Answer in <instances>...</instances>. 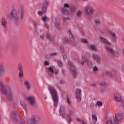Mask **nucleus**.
<instances>
[{"mask_svg":"<svg viewBox=\"0 0 124 124\" xmlns=\"http://www.w3.org/2000/svg\"><path fill=\"white\" fill-rule=\"evenodd\" d=\"M25 17V9L24 6H20V8L17 11L12 10L10 14L7 15V18L9 20H14L16 23H18L22 21Z\"/></svg>","mask_w":124,"mask_h":124,"instance_id":"nucleus-1","label":"nucleus"},{"mask_svg":"<svg viewBox=\"0 0 124 124\" xmlns=\"http://www.w3.org/2000/svg\"><path fill=\"white\" fill-rule=\"evenodd\" d=\"M0 86L2 93L6 94L7 101H13V93H12L11 88L9 86L3 85V83L1 81H0Z\"/></svg>","mask_w":124,"mask_h":124,"instance_id":"nucleus-2","label":"nucleus"},{"mask_svg":"<svg viewBox=\"0 0 124 124\" xmlns=\"http://www.w3.org/2000/svg\"><path fill=\"white\" fill-rule=\"evenodd\" d=\"M48 89L51 91V96L53 99L54 107H57L58 106V104L59 102V97L58 96V93L57 90L53 88V86L49 85L48 86Z\"/></svg>","mask_w":124,"mask_h":124,"instance_id":"nucleus-3","label":"nucleus"},{"mask_svg":"<svg viewBox=\"0 0 124 124\" xmlns=\"http://www.w3.org/2000/svg\"><path fill=\"white\" fill-rule=\"evenodd\" d=\"M14 110L11 114V119L13 121L14 123H16L18 119H17V116L19 115V112L18 111V107H17V104L15 103L13 104Z\"/></svg>","mask_w":124,"mask_h":124,"instance_id":"nucleus-4","label":"nucleus"},{"mask_svg":"<svg viewBox=\"0 0 124 124\" xmlns=\"http://www.w3.org/2000/svg\"><path fill=\"white\" fill-rule=\"evenodd\" d=\"M106 49L108 54H110L113 57L115 58H119L120 57V53L118 51H114V50L110 46H106Z\"/></svg>","mask_w":124,"mask_h":124,"instance_id":"nucleus-5","label":"nucleus"},{"mask_svg":"<svg viewBox=\"0 0 124 124\" xmlns=\"http://www.w3.org/2000/svg\"><path fill=\"white\" fill-rule=\"evenodd\" d=\"M68 65L70 67V69L72 72V75L74 77H76L77 70L74 65H73V63H72V62L71 61H69Z\"/></svg>","mask_w":124,"mask_h":124,"instance_id":"nucleus-6","label":"nucleus"},{"mask_svg":"<svg viewBox=\"0 0 124 124\" xmlns=\"http://www.w3.org/2000/svg\"><path fill=\"white\" fill-rule=\"evenodd\" d=\"M84 10L86 15H93V12H94V10L93 8V7L90 5L87 6Z\"/></svg>","mask_w":124,"mask_h":124,"instance_id":"nucleus-7","label":"nucleus"},{"mask_svg":"<svg viewBox=\"0 0 124 124\" xmlns=\"http://www.w3.org/2000/svg\"><path fill=\"white\" fill-rule=\"evenodd\" d=\"M82 91L80 89H77L76 90L75 96L76 98L78 99V101L79 102L81 101L82 98Z\"/></svg>","mask_w":124,"mask_h":124,"instance_id":"nucleus-8","label":"nucleus"},{"mask_svg":"<svg viewBox=\"0 0 124 124\" xmlns=\"http://www.w3.org/2000/svg\"><path fill=\"white\" fill-rule=\"evenodd\" d=\"M68 9H69V4L68 3L64 4V7L62 9V13L64 15H68Z\"/></svg>","mask_w":124,"mask_h":124,"instance_id":"nucleus-9","label":"nucleus"},{"mask_svg":"<svg viewBox=\"0 0 124 124\" xmlns=\"http://www.w3.org/2000/svg\"><path fill=\"white\" fill-rule=\"evenodd\" d=\"M83 60L86 62L88 67H89V68H92L93 66V62H92V61H91V60L89 59V57H87L85 55L83 57Z\"/></svg>","mask_w":124,"mask_h":124,"instance_id":"nucleus-10","label":"nucleus"},{"mask_svg":"<svg viewBox=\"0 0 124 124\" xmlns=\"http://www.w3.org/2000/svg\"><path fill=\"white\" fill-rule=\"evenodd\" d=\"M23 85L26 91H30L31 89V84L29 80H25L23 82Z\"/></svg>","mask_w":124,"mask_h":124,"instance_id":"nucleus-11","label":"nucleus"},{"mask_svg":"<svg viewBox=\"0 0 124 124\" xmlns=\"http://www.w3.org/2000/svg\"><path fill=\"white\" fill-rule=\"evenodd\" d=\"M27 100L29 101L30 105H31L33 108H34V106H35V99L34 97L32 96L28 97L27 98Z\"/></svg>","mask_w":124,"mask_h":124,"instance_id":"nucleus-12","label":"nucleus"},{"mask_svg":"<svg viewBox=\"0 0 124 124\" xmlns=\"http://www.w3.org/2000/svg\"><path fill=\"white\" fill-rule=\"evenodd\" d=\"M104 77H109L110 78H114L115 77V74L113 72L108 71L103 74Z\"/></svg>","mask_w":124,"mask_h":124,"instance_id":"nucleus-13","label":"nucleus"},{"mask_svg":"<svg viewBox=\"0 0 124 124\" xmlns=\"http://www.w3.org/2000/svg\"><path fill=\"white\" fill-rule=\"evenodd\" d=\"M67 33L69 34V39L70 41L73 43V42H75V37H74V36L73 34H72V32H71V31L70 30H68L67 31Z\"/></svg>","mask_w":124,"mask_h":124,"instance_id":"nucleus-14","label":"nucleus"},{"mask_svg":"<svg viewBox=\"0 0 124 124\" xmlns=\"http://www.w3.org/2000/svg\"><path fill=\"white\" fill-rule=\"evenodd\" d=\"M18 69L19 72V78H22L24 76V70L23 69V66L21 64H18Z\"/></svg>","mask_w":124,"mask_h":124,"instance_id":"nucleus-15","label":"nucleus"},{"mask_svg":"<svg viewBox=\"0 0 124 124\" xmlns=\"http://www.w3.org/2000/svg\"><path fill=\"white\" fill-rule=\"evenodd\" d=\"M59 112L62 117L63 118L65 117V108L64 106H61Z\"/></svg>","mask_w":124,"mask_h":124,"instance_id":"nucleus-16","label":"nucleus"},{"mask_svg":"<svg viewBox=\"0 0 124 124\" xmlns=\"http://www.w3.org/2000/svg\"><path fill=\"white\" fill-rule=\"evenodd\" d=\"M92 58L94 61H96L97 63H100L101 62V59H100V57L98 55L93 54H92Z\"/></svg>","mask_w":124,"mask_h":124,"instance_id":"nucleus-17","label":"nucleus"},{"mask_svg":"<svg viewBox=\"0 0 124 124\" xmlns=\"http://www.w3.org/2000/svg\"><path fill=\"white\" fill-rule=\"evenodd\" d=\"M52 20L57 29L61 30L62 29V25L57 20V17H53Z\"/></svg>","mask_w":124,"mask_h":124,"instance_id":"nucleus-18","label":"nucleus"},{"mask_svg":"<svg viewBox=\"0 0 124 124\" xmlns=\"http://www.w3.org/2000/svg\"><path fill=\"white\" fill-rule=\"evenodd\" d=\"M47 70V74L49 76L53 78V75H54V69L52 67H50L48 68H46Z\"/></svg>","mask_w":124,"mask_h":124,"instance_id":"nucleus-19","label":"nucleus"},{"mask_svg":"<svg viewBox=\"0 0 124 124\" xmlns=\"http://www.w3.org/2000/svg\"><path fill=\"white\" fill-rule=\"evenodd\" d=\"M60 49L61 50V51L62 53L63 59H64V60H65L66 59V58H67V56L66 55L65 51H64V47H63V46H60Z\"/></svg>","mask_w":124,"mask_h":124,"instance_id":"nucleus-20","label":"nucleus"},{"mask_svg":"<svg viewBox=\"0 0 124 124\" xmlns=\"http://www.w3.org/2000/svg\"><path fill=\"white\" fill-rule=\"evenodd\" d=\"M113 120H116L117 122V124H119V122L122 120V114L121 113H116L115 118Z\"/></svg>","mask_w":124,"mask_h":124,"instance_id":"nucleus-21","label":"nucleus"},{"mask_svg":"<svg viewBox=\"0 0 124 124\" xmlns=\"http://www.w3.org/2000/svg\"><path fill=\"white\" fill-rule=\"evenodd\" d=\"M1 25L4 28V29L6 28V27H7V20L5 18H2Z\"/></svg>","mask_w":124,"mask_h":124,"instance_id":"nucleus-22","label":"nucleus"},{"mask_svg":"<svg viewBox=\"0 0 124 124\" xmlns=\"http://www.w3.org/2000/svg\"><path fill=\"white\" fill-rule=\"evenodd\" d=\"M48 5V1H45L43 4L42 10L43 12H46L47 10V6Z\"/></svg>","mask_w":124,"mask_h":124,"instance_id":"nucleus-23","label":"nucleus"},{"mask_svg":"<svg viewBox=\"0 0 124 124\" xmlns=\"http://www.w3.org/2000/svg\"><path fill=\"white\" fill-rule=\"evenodd\" d=\"M4 73V65L0 63V77Z\"/></svg>","mask_w":124,"mask_h":124,"instance_id":"nucleus-24","label":"nucleus"},{"mask_svg":"<svg viewBox=\"0 0 124 124\" xmlns=\"http://www.w3.org/2000/svg\"><path fill=\"white\" fill-rule=\"evenodd\" d=\"M114 99H115L116 101H121V100H122V97H121L120 94L116 93L114 94Z\"/></svg>","mask_w":124,"mask_h":124,"instance_id":"nucleus-25","label":"nucleus"},{"mask_svg":"<svg viewBox=\"0 0 124 124\" xmlns=\"http://www.w3.org/2000/svg\"><path fill=\"white\" fill-rule=\"evenodd\" d=\"M101 41L103 42V43H105L106 44H107V45H109V46H111V43H110L108 40H107L106 39L101 37L100 38Z\"/></svg>","mask_w":124,"mask_h":124,"instance_id":"nucleus-26","label":"nucleus"},{"mask_svg":"<svg viewBox=\"0 0 124 124\" xmlns=\"http://www.w3.org/2000/svg\"><path fill=\"white\" fill-rule=\"evenodd\" d=\"M27 123L28 124H34L37 122L35 121V118L32 117L31 120H28Z\"/></svg>","mask_w":124,"mask_h":124,"instance_id":"nucleus-27","label":"nucleus"},{"mask_svg":"<svg viewBox=\"0 0 124 124\" xmlns=\"http://www.w3.org/2000/svg\"><path fill=\"white\" fill-rule=\"evenodd\" d=\"M108 33L111 36H112V39H113V41H116V34H115V33L113 32L112 31H108Z\"/></svg>","mask_w":124,"mask_h":124,"instance_id":"nucleus-28","label":"nucleus"},{"mask_svg":"<svg viewBox=\"0 0 124 124\" xmlns=\"http://www.w3.org/2000/svg\"><path fill=\"white\" fill-rule=\"evenodd\" d=\"M107 124H118V122L116 119L113 120V121L112 120H108L107 122Z\"/></svg>","mask_w":124,"mask_h":124,"instance_id":"nucleus-29","label":"nucleus"},{"mask_svg":"<svg viewBox=\"0 0 124 124\" xmlns=\"http://www.w3.org/2000/svg\"><path fill=\"white\" fill-rule=\"evenodd\" d=\"M92 121L94 123V124H95V123L97 122V117H96V115L93 114L92 115Z\"/></svg>","mask_w":124,"mask_h":124,"instance_id":"nucleus-30","label":"nucleus"},{"mask_svg":"<svg viewBox=\"0 0 124 124\" xmlns=\"http://www.w3.org/2000/svg\"><path fill=\"white\" fill-rule=\"evenodd\" d=\"M46 36L47 39H48L49 40H51V41H53V37L51 36V35L49 33H46Z\"/></svg>","mask_w":124,"mask_h":124,"instance_id":"nucleus-31","label":"nucleus"},{"mask_svg":"<svg viewBox=\"0 0 124 124\" xmlns=\"http://www.w3.org/2000/svg\"><path fill=\"white\" fill-rule=\"evenodd\" d=\"M89 49H91V50H93V51H96L97 49L96 48L95 46H89Z\"/></svg>","mask_w":124,"mask_h":124,"instance_id":"nucleus-32","label":"nucleus"},{"mask_svg":"<svg viewBox=\"0 0 124 124\" xmlns=\"http://www.w3.org/2000/svg\"><path fill=\"white\" fill-rule=\"evenodd\" d=\"M58 52H53V53H50L49 54V57H55L56 56H57Z\"/></svg>","mask_w":124,"mask_h":124,"instance_id":"nucleus-33","label":"nucleus"},{"mask_svg":"<svg viewBox=\"0 0 124 124\" xmlns=\"http://www.w3.org/2000/svg\"><path fill=\"white\" fill-rule=\"evenodd\" d=\"M20 104L21 106L23 107V109H25V110H27V106H26V104L24 102H21Z\"/></svg>","mask_w":124,"mask_h":124,"instance_id":"nucleus-34","label":"nucleus"},{"mask_svg":"<svg viewBox=\"0 0 124 124\" xmlns=\"http://www.w3.org/2000/svg\"><path fill=\"white\" fill-rule=\"evenodd\" d=\"M77 15L78 17H80L81 15H82V11H78Z\"/></svg>","mask_w":124,"mask_h":124,"instance_id":"nucleus-35","label":"nucleus"},{"mask_svg":"<svg viewBox=\"0 0 124 124\" xmlns=\"http://www.w3.org/2000/svg\"><path fill=\"white\" fill-rule=\"evenodd\" d=\"M119 16H120V17L122 18V19H123V20H124V12H123L122 13H120L119 14Z\"/></svg>","mask_w":124,"mask_h":124,"instance_id":"nucleus-36","label":"nucleus"},{"mask_svg":"<svg viewBox=\"0 0 124 124\" xmlns=\"http://www.w3.org/2000/svg\"><path fill=\"white\" fill-rule=\"evenodd\" d=\"M58 65H59V66L62 67V62L61 61V60H58V62H57Z\"/></svg>","mask_w":124,"mask_h":124,"instance_id":"nucleus-37","label":"nucleus"},{"mask_svg":"<svg viewBox=\"0 0 124 124\" xmlns=\"http://www.w3.org/2000/svg\"><path fill=\"white\" fill-rule=\"evenodd\" d=\"M81 42L82 43H88V41H87V39H84V38H82L81 39Z\"/></svg>","mask_w":124,"mask_h":124,"instance_id":"nucleus-38","label":"nucleus"},{"mask_svg":"<svg viewBox=\"0 0 124 124\" xmlns=\"http://www.w3.org/2000/svg\"><path fill=\"white\" fill-rule=\"evenodd\" d=\"M62 42L64 44H66V43H68V40H67V39H66V38H64V39H63Z\"/></svg>","mask_w":124,"mask_h":124,"instance_id":"nucleus-39","label":"nucleus"},{"mask_svg":"<svg viewBox=\"0 0 124 124\" xmlns=\"http://www.w3.org/2000/svg\"><path fill=\"white\" fill-rule=\"evenodd\" d=\"M66 101L67 103H68L69 105H71V102H70V100H69V98H68V97H66Z\"/></svg>","mask_w":124,"mask_h":124,"instance_id":"nucleus-40","label":"nucleus"},{"mask_svg":"<svg viewBox=\"0 0 124 124\" xmlns=\"http://www.w3.org/2000/svg\"><path fill=\"white\" fill-rule=\"evenodd\" d=\"M95 24L96 25H100V21L98 19L95 20Z\"/></svg>","mask_w":124,"mask_h":124,"instance_id":"nucleus-41","label":"nucleus"},{"mask_svg":"<svg viewBox=\"0 0 124 124\" xmlns=\"http://www.w3.org/2000/svg\"><path fill=\"white\" fill-rule=\"evenodd\" d=\"M44 13V12L40 11L38 12V14L39 16H42L43 15V14Z\"/></svg>","mask_w":124,"mask_h":124,"instance_id":"nucleus-42","label":"nucleus"},{"mask_svg":"<svg viewBox=\"0 0 124 124\" xmlns=\"http://www.w3.org/2000/svg\"><path fill=\"white\" fill-rule=\"evenodd\" d=\"M70 10L72 12H73V11H75V10H76V8H75L74 7H71L70 8Z\"/></svg>","mask_w":124,"mask_h":124,"instance_id":"nucleus-43","label":"nucleus"},{"mask_svg":"<svg viewBox=\"0 0 124 124\" xmlns=\"http://www.w3.org/2000/svg\"><path fill=\"white\" fill-rule=\"evenodd\" d=\"M45 26L46 29H48L49 28V25H48L47 21H45Z\"/></svg>","mask_w":124,"mask_h":124,"instance_id":"nucleus-44","label":"nucleus"},{"mask_svg":"<svg viewBox=\"0 0 124 124\" xmlns=\"http://www.w3.org/2000/svg\"><path fill=\"white\" fill-rule=\"evenodd\" d=\"M71 122H72V119H71V117H68V124H70Z\"/></svg>","mask_w":124,"mask_h":124,"instance_id":"nucleus-45","label":"nucleus"},{"mask_svg":"<svg viewBox=\"0 0 124 124\" xmlns=\"http://www.w3.org/2000/svg\"><path fill=\"white\" fill-rule=\"evenodd\" d=\"M45 37V35H44V34H43L40 35V38L42 40H44Z\"/></svg>","mask_w":124,"mask_h":124,"instance_id":"nucleus-46","label":"nucleus"},{"mask_svg":"<svg viewBox=\"0 0 124 124\" xmlns=\"http://www.w3.org/2000/svg\"><path fill=\"white\" fill-rule=\"evenodd\" d=\"M107 83L105 81H102L101 82V86H106Z\"/></svg>","mask_w":124,"mask_h":124,"instance_id":"nucleus-47","label":"nucleus"},{"mask_svg":"<svg viewBox=\"0 0 124 124\" xmlns=\"http://www.w3.org/2000/svg\"><path fill=\"white\" fill-rule=\"evenodd\" d=\"M97 105H98V106H102V102L100 101H97Z\"/></svg>","mask_w":124,"mask_h":124,"instance_id":"nucleus-48","label":"nucleus"},{"mask_svg":"<svg viewBox=\"0 0 124 124\" xmlns=\"http://www.w3.org/2000/svg\"><path fill=\"white\" fill-rule=\"evenodd\" d=\"M94 105V104L93 103H92L90 105V109H93V106Z\"/></svg>","mask_w":124,"mask_h":124,"instance_id":"nucleus-49","label":"nucleus"},{"mask_svg":"<svg viewBox=\"0 0 124 124\" xmlns=\"http://www.w3.org/2000/svg\"><path fill=\"white\" fill-rule=\"evenodd\" d=\"M42 20L44 21V22H46V20H47V16H43L42 18Z\"/></svg>","mask_w":124,"mask_h":124,"instance_id":"nucleus-50","label":"nucleus"},{"mask_svg":"<svg viewBox=\"0 0 124 124\" xmlns=\"http://www.w3.org/2000/svg\"><path fill=\"white\" fill-rule=\"evenodd\" d=\"M63 23H65V22H66V21H67V20H69V18L64 17V18H63Z\"/></svg>","mask_w":124,"mask_h":124,"instance_id":"nucleus-51","label":"nucleus"},{"mask_svg":"<svg viewBox=\"0 0 124 124\" xmlns=\"http://www.w3.org/2000/svg\"><path fill=\"white\" fill-rule=\"evenodd\" d=\"M93 70L94 72L97 71V70H98V68H97L96 66H95L93 67Z\"/></svg>","mask_w":124,"mask_h":124,"instance_id":"nucleus-52","label":"nucleus"},{"mask_svg":"<svg viewBox=\"0 0 124 124\" xmlns=\"http://www.w3.org/2000/svg\"><path fill=\"white\" fill-rule=\"evenodd\" d=\"M45 65H49V62L48 61H45Z\"/></svg>","mask_w":124,"mask_h":124,"instance_id":"nucleus-53","label":"nucleus"},{"mask_svg":"<svg viewBox=\"0 0 124 124\" xmlns=\"http://www.w3.org/2000/svg\"><path fill=\"white\" fill-rule=\"evenodd\" d=\"M60 82L61 84H64L65 83V81L63 80H60Z\"/></svg>","mask_w":124,"mask_h":124,"instance_id":"nucleus-54","label":"nucleus"},{"mask_svg":"<svg viewBox=\"0 0 124 124\" xmlns=\"http://www.w3.org/2000/svg\"><path fill=\"white\" fill-rule=\"evenodd\" d=\"M37 25H38V22H34V25L35 26V28H36V27H37Z\"/></svg>","mask_w":124,"mask_h":124,"instance_id":"nucleus-55","label":"nucleus"},{"mask_svg":"<svg viewBox=\"0 0 124 124\" xmlns=\"http://www.w3.org/2000/svg\"><path fill=\"white\" fill-rule=\"evenodd\" d=\"M92 87H95V86H96V82H93L92 84Z\"/></svg>","mask_w":124,"mask_h":124,"instance_id":"nucleus-56","label":"nucleus"},{"mask_svg":"<svg viewBox=\"0 0 124 124\" xmlns=\"http://www.w3.org/2000/svg\"><path fill=\"white\" fill-rule=\"evenodd\" d=\"M72 114H73V112H72V111H70V113H69V114H68V117H70V116H71V115H72Z\"/></svg>","mask_w":124,"mask_h":124,"instance_id":"nucleus-57","label":"nucleus"},{"mask_svg":"<svg viewBox=\"0 0 124 124\" xmlns=\"http://www.w3.org/2000/svg\"><path fill=\"white\" fill-rule=\"evenodd\" d=\"M54 73L56 75H58V70H54Z\"/></svg>","mask_w":124,"mask_h":124,"instance_id":"nucleus-58","label":"nucleus"},{"mask_svg":"<svg viewBox=\"0 0 124 124\" xmlns=\"http://www.w3.org/2000/svg\"><path fill=\"white\" fill-rule=\"evenodd\" d=\"M81 122L83 124H87V123L83 120L81 121Z\"/></svg>","mask_w":124,"mask_h":124,"instance_id":"nucleus-59","label":"nucleus"},{"mask_svg":"<svg viewBox=\"0 0 124 124\" xmlns=\"http://www.w3.org/2000/svg\"><path fill=\"white\" fill-rule=\"evenodd\" d=\"M121 68H122V71L124 72V66H122Z\"/></svg>","mask_w":124,"mask_h":124,"instance_id":"nucleus-60","label":"nucleus"},{"mask_svg":"<svg viewBox=\"0 0 124 124\" xmlns=\"http://www.w3.org/2000/svg\"><path fill=\"white\" fill-rule=\"evenodd\" d=\"M77 121L78 122H81V119H80L79 118H77Z\"/></svg>","mask_w":124,"mask_h":124,"instance_id":"nucleus-61","label":"nucleus"},{"mask_svg":"<svg viewBox=\"0 0 124 124\" xmlns=\"http://www.w3.org/2000/svg\"><path fill=\"white\" fill-rule=\"evenodd\" d=\"M85 64V62H81V64H82V65H84V64Z\"/></svg>","mask_w":124,"mask_h":124,"instance_id":"nucleus-62","label":"nucleus"},{"mask_svg":"<svg viewBox=\"0 0 124 124\" xmlns=\"http://www.w3.org/2000/svg\"><path fill=\"white\" fill-rule=\"evenodd\" d=\"M44 99H47V96L44 97Z\"/></svg>","mask_w":124,"mask_h":124,"instance_id":"nucleus-63","label":"nucleus"},{"mask_svg":"<svg viewBox=\"0 0 124 124\" xmlns=\"http://www.w3.org/2000/svg\"><path fill=\"white\" fill-rule=\"evenodd\" d=\"M34 124H39V123L37 122V123H35Z\"/></svg>","mask_w":124,"mask_h":124,"instance_id":"nucleus-64","label":"nucleus"}]
</instances>
